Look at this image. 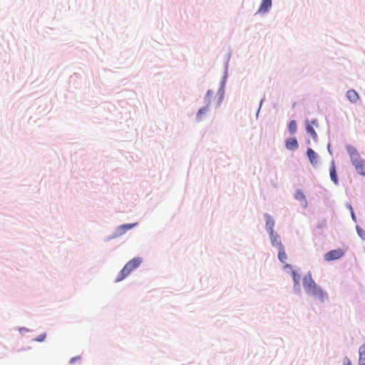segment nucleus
Returning a JSON list of instances; mask_svg holds the SVG:
<instances>
[{"label": "nucleus", "mask_w": 365, "mask_h": 365, "mask_svg": "<svg viewBox=\"0 0 365 365\" xmlns=\"http://www.w3.org/2000/svg\"><path fill=\"white\" fill-rule=\"evenodd\" d=\"M303 287L307 294L312 296L322 303L324 302L327 298V293L315 283L309 275L304 277Z\"/></svg>", "instance_id": "obj_1"}, {"label": "nucleus", "mask_w": 365, "mask_h": 365, "mask_svg": "<svg viewBox=\"0 0 365 365\" xmlns=\"http://www.w3.org/2000/svg\"><path fill=\"white\" fill-rule=\"evenodd\" d=\"M346 150L350 156L351 163L358 173L365 176V161L361 158L359 153L354 147L349 145Z\"/></svg>", "instance_id": "obj_2"}, {"label": "nucleus", "mask_w": 365, "mask_h": 365, "mask_svg": "<svg viewBox=\"0 0 365 365\" xmlns=\"http://www.w3.org/2000/svg\"><path fill=\"white\" fill-rule=\"evenodd\" d=\"M143 259L140 257H135L128 262L123 268L118 273L117 278L115 279V282H118L124 279L126 277H128L134 269L139 267V265L142 263Z\"/></svg>", "instance_id": "obj_3"}, {"label": "nucleus", "mask_w": 365, "mask_h": 365, "mask_svg": "<svg viewBox=\"0 0 365 365\" xmlns=\"http://www.w3.org/2000/svg\"><path fill=\"white\" fill-rule=\"evenodd\" d=\"M344 255V251L341 249L333 250L328 252L324 255V259L327 261H332L335 259H338L343 257Z\"/></svg>", "instance_id": "obj_4"}, {"label": "nucleus", "mask_w": 365, "mask_h": 365, "mask_svg": "<svg viewBox=\"0 0 365 365\" xmlns=\"http://www.w3.org/2000/svg\"><path fill=\"white\" fill-rule=\"evenodd\" d=\"M137 225H138V223L135 222V223L125 224V225L118 226L115 231L113 237H120V236L124 235L127 231L133 229Z\"/></svg>", "instance_id": "obj_5"}, {"label": "nucleus", "mask_w": 365, "mask_h": 365, "mask_svg": "<svg viewBox=\"0 0 365 365\" xmlns=\"http://www.w3.org/2000/svg\"><path fill=\"white\" fill-rule=\"evenodd\" d=\"M307 157L312 165H317L318 163V155L312 149L308 148L307 151Z\"/></svg>", "instance_id": "obj_6"}, {"label": "nucleus", "mask_w": 365, "mask_h": 365, "mask_svg": "<svg viewBox=\"0 0 365 365\" xmlns=\"http://www.w3.org/2000/svg\"><path fill=\"white\" fill-rule=\"evenodd\" d=\"M277 246L279 249L278 258L281 262L284 263L287 259V256L284 247L281 242H277Z\"/></svg>", "instance_id": "obj_7"}, {"label": "nucleus", "mask_w": 365, "mask_h": 365, "mask_svg": "<svg viewBox=\"0 0 365 365\" xmlns=\"http://www.w3.org/2000/svg\"><path fill=\"white\" fill-rule=\"evenodd\" d=\"M272 6V0H262L257 13H266Z\"/></svg>", "instance_id": "obj_8"}, {"label": "nucleus", "mask_w": 365, "mask_h": 365, "mask_svg": "<svg viewBox=\"0 0 365 365\" xmlns=\"http://www.w3.org/2000/svg\"><path fill=\"white\" fill-rule=\"evenodd\" d=\"M298 143L296 138H289L286 140V148L288 150H294L298 148Z\"/></svg>", "instance_id": "obj_9"}, {"label": "nucleus", "mask_w": 365, "mask_h": 365, "mask_svg": "<svg viewBox=\"0 0 365 365\" xmlns=\"http://www.w3.org/2000/svg\"><path fill=\"white\" fill-rule=\"evenodd\" d=\"M346 97L351 103H356L359 100V94L354 90H349L346 92Z\"/></svg>", "instance_id": "obj_10"}, {"label": "nucleus", "mask_w": 365, "mask_h": 365, "mask_svg": "<svg viewBox=\"0 0 365 365\" xmlns=\"http://www.w3.org/2000/svg\"><path fill=\"white\" fill-rule=\"evenodd\" d=\"M329 173H330V178H331V180L335 184H337L338 183V179H337V175H336V168H335L334 163L333 161L331 162V167H330V170H329Z\"/></svg>", "instance_id": "obj_11"}, {"label": "nucleus", "mask_w": 365, "mask_h": 365, "mask_svg": "<svg viewBox=\"0 0 365 365\" xmlns=\"http://www.w3.org/2000/svg\"><path fill=\"white\" fill-rule=\"evenodd\" d=\"M306 130H307V132L312 135L313 139L314 140H317V134L316 131L314 130L312 125L310 124L309 123H307V124H306Z\"/></svg>", "instance_id": "obj_12"}, {"label": "nucleus", "mask_w": 365, "mask_h": 365, "mask_svg": "<svg viewBox=\"0 0 365 365\" xmlns=\"http://www.w3.org/2000/svg\"><path fill=\"white\" fill-rule=\"evenodd\" d=\"M359 363L365 362V343L359 348Z\"/></svg>", "instance_id": "obj_13"}, {"label": "nucleus", "mask_w": 365, "mask_h": 365, "mask_svg": "<svg viewBox=\"0 0 365 365\" xmlns=\"http://www.w3.org/2000/svg\"><path fill=\"white\" fill-rule=\"evenodd\" d=\"M208 110H209L208 106H206V107H205V108H202L200 109V110H198L197 113V116H196L197 119L198 120H201V118H202V115L203 114H205V113H207V112H208Z\"/></svg>", "instance_id": "obj_14"}, {"label": "nucleus", "mask_w": 365, "mask_h": 365, "mask_svg": "<svg viewBox=\"0 0 365 365\" xmlns=\"http://www.w3.org/2000/svg\"><path fill=\"white\" fill-rule=\"evenodd\" d=\"M266 225L267 227H268L269 229L270 230L271 233H272L274 222V220L269 216H267V217Z\"/></svg>", "instance_id": "obj_15"}, {"label": "nucleus", "mask_w": 365, "mask_h": 365, "mask_svg": "<svg viewBox=\"0 0 365 365\" xmlns=\"http://www.w3.org/2000/svg\"><path fill=\"white\" fill-rule=\"evenodd\" d=\"M292 276L293 280L294 282L295 286H299V279H300L299 275L296 272V271L292 270Z\"/></svg>", "instance_id": "obj_16"}, {"label": "nucleus", "mask_w": 365, "mask_h": 365, "mask_svg": "<svg viewBox=\"0 0 365 365\" xmlns=\"http://www.w3.org/2000/svg\"><path fill=\"white\" fill-rule=\"evenodd\" d=\"M289 130L291 133H294L297 130V123L295 120L290 121L289 124Z\"/></svg>", "instance_id": "obj_17"}, {"label": "nucleus", "mask_w": 365, "mask_h": 365, "mask_svg": "<svg viewBox=\"0 0 365 365\" xmlns=\"http://www.w3.org/2000/svg\"><path fill=\"white\" fill-rule=\"evenodd\" d=\"M213 95V92L211 91H208L205 96V101H207V104H210L211 102V98Z\"/></svg>", "instance_id": "obj_18"}, {"label": "nucleus", "mask_w": 365, "mask_h": 365, "mask_svg": "<svg viewBox=\"0 0 365 365\" xmlns=\"http://www.w3.org/2000/svg\"><path fill=\"white\" fill-rule=\"evenodd\" d=\"M296 197L297 199L304 198V195H303V192L300 190H298L297 192Z\"/></svg>", "instance_id": "obj_19"}, {"label": "nucleus", "mask_w": 365, "mask_h": 365, "mask_svg": "<svg viewBox=\"0 0 365 365\" xmlns=\"http://www.w3.org/2000/svg\"><path fill=\"white\" fill-rule=\"evenodd\" d=\"M81 360V356H76V357H73L70 360V364H74L76 363L77 361H79Z\"/></svg>", "instance_id": "obj_20"}, {"label": "nucleus", "mask_w": 365, "mask_h": 365, "mask_svg": "<svg viewBox=\"0 0 365 365\" xmlns=\"http://www.w3.org/2000/svg\"><path fill=\"white\" fill-rule=\"evenodd\" d=\"M351 362L349 359L345 358L343 360V365H351Z\"/></svg>", "instance_id": "obj_21"}, {"label": "nucleus", "mask_w": 365, "mask_h": 365, "mask_svg": "<svg viewBox=\"0 0 365 365\" xmlns=\"http://www.w3.org/2000/svg\"><path fill=\"white\" fill-rule=\"evenodd\" d=\"M46 338V334L38 336L36 339L38 341H43Z\"/></svg>", "instance_id": "obj_22"}, {"label": "nucleus", "mask_w": 365, "mask_h": 365, "mask_svg": "<svg viewBox=\"0 0 365 365\" xmlns=\"http://www.w3.org/2000/svg\"><path fill=\"white\" fill-rule=\"evenodd\" d=\"M272 245L277 247H278L277 246V242H281L277 237L272 239Z\"/></svg>", "instance_id": "obj_23"}, {"label": "nucleus", "mask_w": 365, "mask_h": 365, "mask_svg": "<svg viewBox=\"0 0 365 365\" xmlns=\"http://www.w3.org/2000/svg\"><path fill=\"white\" fill-rule=\"evenodd\" d=\"M310 124H312V125H316V126H317V120H316V119L312 120L311 121V123H310Z\"/></svg>", "instance_id": "obj_24"}, {"label": "nucleus", "mask_w": 365, "mask_h": 365, "mask_svg": "<svg viewBox=\"0 0 365 365\" xmlns=\"http://www.w3.org/2000/svg\"><path fill=\"white\" fill-rule=\"evenodd\" d=\"M359 365H365V362H360Z\"/></svg>", "instance_id": "obj_25"}, {"label": "nucleus", "mask_w": 365, "mask_h": 365, "mask_svg": "<svg viewBox=\"0 0 365 365\" xmlns=\"http://www.w3.org/2000/svg\"><path fill=\"white\" fill-rule=\"evenodd\" d=\"M291 266L289 264H286L284 267H290Z\"/></svg>", "instance_id": "obj_26"}]
</instances>
